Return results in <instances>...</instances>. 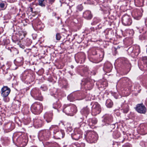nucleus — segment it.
<instances>
[{
    "label": "nucleus",
    "mask_w": 147,
    "mask_h": 147,
    "mask_svg": "<svg viewBox=\"0 0 147 147\" xmlns=\"http://www.w3.org/2000/svg\"><path fill=\"white\" fill-rule=\"evenodd\" d=\"M122 22L125 26H129L132 23L130 17L127 15H125L122 18Z\"/></svg>",
    "instance_id": "nucleus-4"
},
{
    "label": "nucleus",
    "mask_w": 147,
    "mask_h": 147,
    "mask_svg": "<svg viewBox=\"0 0 147 147\" xmlns=\"http://www.w3.org/2000/svg\"><path fill=\"white\" fill-rule=\"evenodd\" d=\"M139 52H140V49H139Z\"/></svg>",
    "instance_id": "nucleus-30"
},
{
    "label": "nucleus",
    "mask_w": 147,
    "mask_h": 147,
    "mask_svg": "<svg viewBox=\"0 0 147 147\" xmlns=\"http://www.w3.org/2000/svg\"><path fill=\"white\" fill-rule=\"evenodd\" d=\"M5 5L4 3H0V7L2 9H5Z\"/></svg>",
    "instance_id": "nucleus-21"
},
{
    "label": "nucleus",
    "mask_w": 147,
    "mask_h": 147,
    "mask_svg": "<svg viewBox=\"0 0 147 147\" xmlns=\"http://www.w3.org/2000/svg\"><path fill=\"white\" fill-rule=\"evenodd\" d=\"M65 111H67V113H75L77 112V110L76 106L73 105L70 107H67Z\"/></svg>",
    "instance_id": "nucleus-8"
},
{
    "label": "nucleus",
    "mask_w": 147,
    "mask_h": 147,
    "mask_svg": "<svg viewBox=\"0 0 147 147\" xmlns=\"http://www.w3.org/2000/svg\"><path fill=\"white\" fill-rule=\"evenodd\" d=\"M88 139L90 143L95 142L97 139V134L94 132L90 133L89 134Z\"/></svg>",
    "instance_id": "nucleus-6"
},
{
    "label": "nucleus",
    "mask_w": 147,
    "mask_h": 147,
    "mask_svg": "<svg viewBox=\"0 0 147 147\" xmlns=\"http://www.w3.org/2000/svg\"><path fill=\"white\" fill-rule=\"evenodd\" d=\"M92 122L94 124H96L97 122V121L95 119H92Z\"/></svg>",
    "instance_id": "nucleus-22"
},
{
    "label": "nucleus",
    "mask_w": 147,
    "mask_h": 147,
    "mask_svg": "<svg viewBox=\"0 0 147 147\" xmlns=\"http://www.w3.org/2000/svg\"><path fill=\"white\" fill-rule=\"evenodd\" d=\"M124 147H131V146L129 145H127L124 146Z\"/></svg>",
    "instance_id": "nucleus-26"
},
{
    "label": "nucleus",
    "mask_w": 147,
    "mask_h": 147,
    "mask_svg": "<svg viewBox=\"0 0 147 147\" xmlns=\"http://www.w3.org/2000/svg\"><path fill=\"white\" fill-rule=\"evenodd\" d=\"M4 101L5 102H8L9 101V98L7 96H3Z\"/></svg>",
    "instance_id": "nucleus-18"
},
{
    "label": "nucleus",
    "mask_w": 147,
    "mask_h": 147,
    "mask_svg": "<svg viewBox=\"0 0 147 147\" xmlns=\"http://www.w3.org/2000/svg\"><path fill=\"white\" fill-rule=\"evenodd\" d=\"M106 105L107 107H111L113 105V103L110 99H108L106 100Z\"/></svg>",
    "instance_id": "nucleus-12"
},
{
    "label": "nucleus",
    "mask_w": 147,
    "mask_h": 147,
    "mask_svg": "<svg viewBox=\"0 0 147 147\" xmlns=\"http://www.w3.org/2000/svg\"><path fill=\"white\" fill-rule=\"evenodd\" d=\"M71 67L72 68L73 67L72 66H71Z\"/></svg>",
    "instance_id": "nucleus-28"
},
{
    "label": "nucleus",
    "mask_w": 147,
    "mask_h": 147,
    "mask_svg": "<svg viewBox=\"0 0 147 147\" xmlns=\"http://www.w3.org/2000/svg\"><path fill=\"white\" fill-rule=\"evenodd\" d=\"M67 129L69 131H71L72 130L71 127V126L70 125L69 123H67Z\"/></svg>",
    "instance_id": "nucleus-17"
},
{
    "label": "nucleus",
    "mask_w": 147,
    "mask_h": 147,
    "mask_svg": "<svg viewBox=\"0 0 147 147\" xmlns=\"http://www.w3.org/2000/svg\"><path fill=\"white\" fill-rule=\"evenodd\" d=\"M38 5L42 7H44L47 2V0H38Z\"/></svg>",
    "instance_id": "nucleus-11"
},
{
    "label": "nucleus",
    "mask_w": 147,
    "mask_h": 147,
    "mask_svg": "<svg viewBox=\"0 0 147 147\" xmlns=\"http://www.w3.org/2000/svg\"><path fill=\"white\" fill-rule=\"evenodd\" d=\"M32 112L35 114H40L42 110V104L38 103H34L33 104L31 107Z\"/></svg>",
    "instance_id": "nucleus-2"
},
{
    "label": "nucleus",
    "mask_w": 147,
    "mask_h": 147,
    "mask_svg": "<svg viewBox=\"0 0 147 147\" xmlns=\"http://www.w3.org/2000/svg\"><path fill=\"white\" fill-rule=\"evenodd\" d=\"M128 107L127 105L126 107L123 110V112L124 113H127L129 111Z\"/></svg>",
    "instance_id": "nucleus-15"
},
{
    "label": "nucleus",
    "mask_w": 147,
    "mask_h": 147,
    "mask_svg": "<svg viewBox=\"0 0 147 147\" xmlns=\"http://www.w3.org/2000/svg\"><path fill=\"white\" fill-rule=\"evenodd\" d=\"M56 39L57 40H59L61 38V36L59 34H57L56 35Z\"/></svg>",
    "instance_id": "nucleus-20"
},
{
    "label": "nucleus",
    "mask_w": 147,
    "mask_h": 147,
    "mask_svg": "<svg viewBox=\"0 0 147 147\" xmlns=\"http://www.w3.org/2000/svg\"><path fill=\"white\" fill-rule=\"evenodd\" d=\"M136 110L138 112L140 113H145L146 110L145 106L142 104L137 105Z\"/></svg>",
    "instance_id": "nucleus-5"
},
{
    "label": "nucleus",
    "mask_w": 147,
    "mask_h": 147,
    "mask_svg": "<svg viewBox=\"0 0 147 147\" xmlns=\"http://www.w3.org/2000/svg\"><path fill=\"white\" fill-rule=\"evenodd\" d=\"M55 0H49V2L51 4H52L55 1Z\"/></svg>",
    "instance_id": "nucleus-25"
},
{
    "label": "nucleus",
    "mask_w": 147,
    "mask_h": 147,
    "mask_svg": "<svg viewBox=\"0 0 147 147\" xmlns=\"http://www.w3.org/2000/svg\"><path fill=\"white\" fill-rule=\"evenodd\" d=\"M50 129L51 130H54V133L55 134V136L57 138L60 139L63 138L65 136L64 131L62 130H59L58 126L56 125H52L50 128Z\"/></svg>",
    "instance_id": "nucleus-1"
},
{
    "label": "nucleus",
    "mask_w": 147,
    "mask_h": 147,
    "mask_svg": "<svg viewBox=\"0 0 147 147\" xmlns=\"http://www.w3.org/2000/svg\"><path fill=\"white\" fill-rule=\"evenodd\" d=\"M11 91L10 89L7 86H4L1 89V94L2 96H8Z\"/></svg>",
    "instance_id": "nucleus-7"
},
{
    "label": "nucleus",
    "mask_w": 147,
    "mask_h": 147,
    "mask_svg": "<svg viewBox=\"0 0 147 147\" xmlns=\"http://www.w3.org/2000/svg\"><path fill=\"white\" fill-rule=\"evenodd\" d=\"M77 8L80 11H81L83 9V7L81 5H80L78 6Z\"/></svg>",
    "instance_id": "nucleus-23"
},
{
    "label": "nucleus",
    "mask_w": 147,
    "mask_h": 147,
    "mask_svg": "<svg viewBox=\"0 0 147 147\" xmlns=\"http://www.w3.org/2000/svg\"><path fill=\"white\" fill-rule=\"evenodd\" d=\"M35 91L36 92L37 91V90H36L35 89L32 90L31 92V93L32 94H34V96H35L36 97H38V95L36 93V92H35Z\"/></svg>",
    "instance_id": "nucleus-16"
},
{
    "label": "nucleus",
    "mask_w": 147,
    "mask_h": 147,
    "mask_svg": "<svg viewBox=\"0 0 147 147\" xmlns=\"http://www.w3.org/2000/svg\"><path fill=\"white\" fill-rule=\"evenodd\" d=\"M101 108L100 105L97 102H95L92 107V113L94 115L100 113Z\"/></svg>",
    "instance_id": "nucleus-3"
},
{
    "label": "nucleus",
    "mask_w": 147,
    "mask_h": 147,
    "mask_svg": "<svg viewBox=\"0 0 147 147\" xmlns=\"http://www.w3.org/2000/svg\"><path fill=\"white\" fill-rule=\"evenodd\" d=\"M81 112L82 114L88 113V109L87 107L84 108L81 110Z\"/></svg>",
    "instance_id": "nucleus-14"
},
{
    "label": "nucleus",
    "mask_w": 147,
    "mask_h": 147,
    "mask_svg": "<svg viewBox=\"0 0 147 147\" xmlns=\"http://www.w3.org/2000/svg\"><path fill=\"white\" fill-rule=\"evenodd\" d=\"M26 144V142H25L24 143V146H25Z\"/></svg>",
    "instance_id": "nucleus-27"
},
{
    "label": "nucleus",
    "mask_w": 147,
    "mask_h": 147,
    "mask_svg": "<svg viewBox=\"0 0 147 147\" xmlns=\"http://www.w3.org/2000/svg\"><path fill=\"white\" fill-rule=\"evenodd\" d=\"M140 16H139L138 17L135 16V17H134V18L135 19L137 20H139V19H140Z\"/></svg>",
    "instance_id": "nucleus-24"
},
{
    "label": "nucleus",
    "mask_w": 147,
    "mask_h": 147,
    "mask_svg": "<svg viewBox=\"0 0 147 147\" xmlns=\"http://www.w3.org/2000/svg\"><path fill=\"white\" fill-rule=\"evenodd\" d=\"M31 147H36L35 146H32Z\"/></svg>",
    "instance_id": "nucleus-29"
},
{
    "label": "nucleus",
    "mask_w": 147,
    "mask_h": 147,
    "mask_svg": "<svg viewBox=\"0 0 147 147\" xmlns=\"http://www.w3.org/2000/svg\"><path fill=\"white\" fill-rule=\"evenodd\" d=\"M83 16L85 18L88 20L91 19L92 17L91 13L89 11H85L83 13Z\"/></svg>",
    "instance_id": "nucleus-9"
},
{
    "label": "nucleus",
    "mask_w": 147,
    "mask_h": 147,
    "mask_svg": "<svg viewBox=\"0 0 147 147\" xmlns=\"http://www.w3.org/2000/svg\"><path fill=\"white\" fill-rule=\"evenodd\" d=\"M34 123L35 125L37 126L38 127H40L41 126V121L40 120H37L36 121H34Z\"/></svg>",
    "instance_id": "nucleus-13"
},
{
    "label": "nucleus",
    "mask_w": 147,
    "mask_h": 147,
    "mask_svg": "<svg viewBox=\"0 0 147 147\" xmlns=\"http://www.w3.org/2000/svg\"><path fill=\"white\" fill-rule=\"evenodd\" d=\"M113 96H114L115 98H116L117 99L118 98H119V97H121V96H119L118 95V94L117 93H113Z\"/></svg>",
    "instance_id": "nucleus-19"
},
{
    "label": "nucleus",
    "mask_w": 147,
    "mask_h": 147,
    "mask_svg": "<svg viewBox=\"0 0 147 147\" xmlns=\"http://www.w3.org/2000/svg\"><path fill=\"white\" fill-rule=\"evenodd\" d=\"M44 117L46 119L47 123L50 122L52 119L51 114L48 115L47 114H46L45 115Z\"/></svg>",
    "instance_id": "nucleus-10"
}]
</instances>
